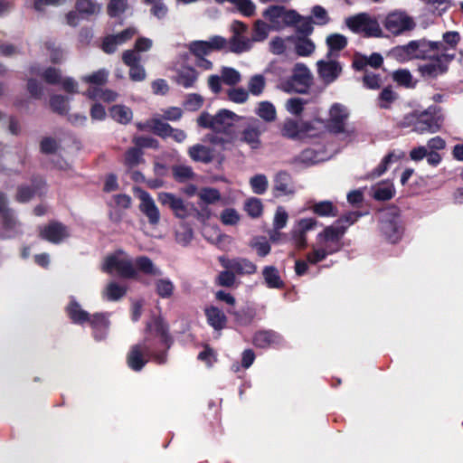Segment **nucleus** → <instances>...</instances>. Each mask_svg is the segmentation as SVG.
Here are the masks:
<instances>
[{
    "mask_svg": "<svg viewBox=\"0 0 463 463\" xmlns=\"http://www.w3.org/2000/svg\"><path fill=\"white\" fill-rule=\"evenodd\" d=\"M140 211L146 216L148 222L152 225H156L160 220V213L155 201L146 192L141 191L139 194Z\"/></svg>",
    "mask_w": 463,
    "mask_h": 463,
    "instance_id": "obj_17",
    "label": "nucleus"
},
{
    "mask_svg": "<svg viewBox=\"0 0 463 463\" xmlns=\"http://www.w3.org/2000/svg\"><path fill=\"white\" fill-rule=\"evenodd\" d=\"M414 118H416V122H415V125L413 126L411 131H417V132H420V133L428 132V133L433 134V133L438 132L440 129L441 125H442V123L438 121L437 118H430V117L421 118L420 113L417 116H415L414 114L411 113L410 115L407 114V127H409L408 121L409 120L413 121Z\"/></svg>",
    "mask_w": 463,
    "mask_h": 463,
    "instance_id": "obj_16",
    "label": "nucleus"
},
{
    "mask_svg": "<svg viewBox=\"0 0 463 463\" xmlns=\"http://www.w3.org/2000/svg\"><path fill=\"white\" fill-rule=\"evenodd\" d=\"M428 61H430L418 67L422 78L434 80L448 72L446 65L441 64L436 55H432Z\"/></svg>",
    "mask_w": 463,
    "mask_h": 463,
    "instance_id": "obj_18",
    "label": "nucleus"
},
{
    "mask_svg": "<svg viewBox=\"0 0 463 463\" xmlns=\"http://www.w3.org/2000/svg\"><path fill=\"white\" fill-rule=\"evenodd\" d=\"M124 63L129 67V77L134 81H141L146 78L145 69L139 64L141 57L134 51H126L122 55Z\"/></svg>",
    "mask_w": 463,
    "mask_h": 463,
    "instance_id": "obj_15",
    "label": "nucleus"
},
{
    "mask_svg": "<svg viewBox=\"0 0 463 463\" xmlns=\"http://www.w3.org/2000/svg\"><path fill=\"white\" fill-rule=\"evenodd\" d=\"M156 293L162 298L173 297L175 289L174 282L169 278H160L154 281Z\"/></svg>",
    "mask_w": 463,
    "mask_h": 463,
    "instance_id": "obj_33",
    "label": "nucleus"
},
{
    "mask_svg": "<svg viewBox=\"0 0 463 463\" xmlns=\"http://www.w3.org/2000/svg\"><path fill=\"white\" fill-rule=\"evenodd\" d=\"M128 8V0H109L107 11L109 16L117 17L125 13Z\"/></svg>",
    "mask_w": 463,
    "mask_h": 463,
    "instance_id": "obj_54",
    "label": "nucleus"
},
{
    "mask_svg": "<svg viewBox=\"0 0 463 463\" xmlns=\"http://www.w3.org/2000/svg\"><path fill=\"white\" fill-rule=\"evenodd\" d=\"M266 87V79L261 74H256L250 78L248 82V91L253 96H260Z\"/></svg>",
    "mask_w": 463,
    "mask_h": 463,
    "instance_id": "obj_46",
    "label": "nucleus"
},
{
    "mask_svg": "<svg viewBox=\"0 0 463 463\" xmlns=\"http://www.w3.org/2000/svg\"><path fill=\"white\" fill-rule=\"evenodd\" d=\"M67 313L70 318L78 324H83L90 320V315L88 312L83 310L79 303L71 300L70 305L67 307Z\"/></svg>",
    "mask_w": 463,
    "mask_h": 463,
    "instance_id": "obj_39",
    "label": "nucleus"
},
{
    "mask_svg": "<svg viewBox=\"0 0 463 463\" xmlns=\"http://www.w3.org/2000/svg\"><path fill=\"white\" fill-rule=\"evenodd\" d=\"M312 83L310 71L302 63H297L293 69L292 76L281 81L280 88L287 92L305 93Z\"/></svg>",
    "mask_w": 463,
    "mask_h": 463,
    "instance_id": "obj_7",
    "label": "nucleus"
},
{
    "mask_svg": "<svg viewBox=\"0 0 463 463\" xmlns=\"http://www.w3.org/2000/svg\"><path fill=\"white\" fill-rule=\"evenodd\" d=\"M263 16L271 24L274 31H280L288 26H293L298 14L294 10L280 5H272L263 12Z\"/></svg>",
    "mask_w": 463,
    "mask_h": 463,
    "instance_id": "obj_8",
    "label": "nucleus"
},
{
    "mask_svg": "<svg viewBox=\"0 0 463 463\" xmlns=\"http://www.w3.org/2000/svg\"><path fill=\"white\" fill-rule=\"evenodd\" d=\"M270 30H272L271 24H268L262 20H257L254 24L251 41L262 42L266 40L269 36Z\"/></svg>",
    "mask_w": 463,
    "mask_h": 463,
    "instance_id": "obj_44",
    "label": "nucleus"
},
{
    "mask_svg": "<svg viewBox=\"0 0 463 463\" xmlns=\"http://www.w3.org/2000/svg\"><path fill=\"white\" fill-rule=\"evenodd\" d=\"M442 40L449 49L456 50L461 37L458 31H446L442 34Z\"/></svg>",
    "mask_w": 463,
    "mask_h": 463,
    "instance_id": "obj_63",
    "label": "nucleus"
},
{
    "mask_svg": "<svg viewBox=\"0 0 463 463\" xmlns=\"http://www.w3.org/2000/svg\"><path fill=\"white\" fill-rule=\"evenodd\" d=\"M254 112L264 124L274 122L277 119V110L275 106L267 100L259 102Z\"/></svg>",
    "mask_w": 463,
    "mask_h": 463,
    "instance_id": "obj_28",
    "label": "nucleus"
},
{
    "mask_svg": "<svg viewBox=\"0 0 463 463\" xmlns=\"http://www.w3.org/2000/svg\"><path fill=\"white\" fill-rule=\"evenodd\" d=\"M317 71L320 78L326 84L334 82L342 71V66L327 55V60L317 61Z\"/></svg>",
    "mask_w": 463,
    "mask_h": 463,
    "instance_id": "obj_14",
    "label": "nucleus"
},
{
    "mask_svg": "<svg viewBox=\"0 0 463 463\" xmlns=\"http://www.w3.org/2000/svg\"><path fill=\"white\" fill-rule=\"evenodd\" d=\"M373 197L377 200H389L392 197L394 194V189L392 184L389 182H383L375 184L373 187Z\"/></svg>",
    "mask_w": 463,
    "mask_h": 463,
    "instance_id": "obj_41",
    "label": "nucleus"
},
{
    "mask_svg": "<svg viewBox=\"0 0 463 463\" xmlns=\"http://www.w3.org/2000/svg\"><path fill=\"white\" fill-rule=\"evenodd\" d=\"M207 321L214 329L220 330L225 326L226 317L218 307H210L205 309Z\"/></svg>",
    "mask_w": 463,
    "mask_h": 463,
    "instance_id": "obj_34",
    "label": "nucleus"
},
{
    "mask_svg": "<svg viewBox=\"0 0 463 463\" xmlns=\"http://www.w3.org/2000/svg\"><path fill=\"white\" fill-rule=\"evenodd\" d=\"M77 10L85 14H96L100 12L101 5L93 0H77Z\"/></svg>",
    "mask_w": 463,
    "mask_h": 463,
    "instance_id": "obj_51",
    "label": "nucleus"
},
{
    "mask_svg": "<svg viewBox=\"0 0 463 463\" xmlns=\"http://www.w3.org/2000/svg\"><path fill=\"white\" fill-rule=\"evenodd\" d=\"M133 263L137 270V275L138 272L150 276L162 275L161 269L156 267L149 258L146 256L137 258Z\"/></svg>",
    "mask_w": 463,
    "mask_h": 463,
    "instance_id": "obj_30",
    "label": "nucleus"
},
{
    "mask_svg": "<svg viewBox=\"0 0 463 463\" xmlns=\"http://www.w3.org/2000/svg\"><path fill=\"white\" fill-rule=\"evenodd\" d=\"M317 225V221L316 219L303 218L294 224L293 229L306 235L307 232L314 230Z\"/></svg>",
    "mask_w": 463,
    "mask_h": 463,
    "instance_id": "obj_60",
    "label": "nucleus"
},
{
    "mask_svg": "<svg viewBox=\"0 0 463 463\" xmlns=\"http://www.w3.org/2000/svg\"><path fill=\"white\" fill-rule=\"evenodd\" d=\"M435 53H431L429 42L426 38L411 40L406 45L407 61L410 60H428Z\"/></svg>",
    "mask_w": 463,
    "mask_h": 463,
    "instance_id": "obj_12",
    "label": "nucleus"
},
{
    "mask_svg": "<svg viewBox=\"0 0 463 463\" xmlns=\"http://www.w3.org/2000/svg\"><path fill=\"white\" fill-rule=\"evenodd\" d=\"M280 133L282 137L293 139H303V121L287 118L281 125Z\"/></svg>",
    "mask_w": 463,
    "mask_h": 463,
    "instance_id": "obj_23",
    "label": "nucleus"
},
{
    "mask_svg": "<svg viewBox=\"0 0 463 463\" xmlns=\"http://www.w3.org/2000/svg\"><path fill=\"white\" fill-rule=\"evenodd\" d=\"M327 129L326 124L322 119L303 121V139L319 137Z\"/></svg>",
    "mask_w": 463,
    "mask_h": 463,
    "instance_id": "obj_27",
    "label": "nucleus"
},
{
    "mask_svg": "<svg viewBox=\"0 0 463 463\" xmlns=\"http://www.w3.org/2000/svg\"><path fill=\"white\" fill-rule=\"evenodd\" d=\"M325 160L321 152L313 148L303 150L298 156L291 160V164L297 168L307 167Z\"/></svg>",
    "mask_w": 463,
    "mask_h": 463,
    "instance_id": "obj_20",
    "label": "nucleus"
},
{
    "mask_svg": "<svg viewBox=\"0 0 463 463\" xmlns=\"http://www.w3.org/2000/svg\"><path fill=\"white\" fill-rule=\"evenodd\" d=\"M219 261L224 269L238 275H252L257 271V266L246 258L228 259L222 256L219 257Z\"/></svg>",
    "mask_w": 463,
    "mask_h": 463,
    "instance_id": "obj_11",
    "label": "nucleus"
},
{
    "mask_svg": "<svg viewBox=\"0 0 463 463\" xmlns=\"http://www.w3.org/2000/svg\"><path fill=\"white\" fill-rule=\"evenodd\" d=\"M88 322L93 328L95 339L101 340L105 338L109 328V320L105 314L97 313L93 316H90Z\"/></svg>",
    "mask_w": 463,
    "mask_h": 463,
    "instance_id": "obj_26",
    "label": "nucleus"
},
{
    "mask_svg": "<svg viewBox=\"0 0 463 463\" xmlns=\"http://www.w3.org/2000/svg\"><path fill=\"white\" fill-rule=\"evenodd\" d=\"M314 43L307 37H298L295 42L296 52L299 56H309L315 51Z\"/></svg>",
    "mask_w": 463,
    "mask_h": 463,
    "instance_id": "obj_48",
    "label": "nucleus"
},
{
    "mask_svg": "<svg viewBox=\"0 0 463 463\" xmlns=\"http://www.w3.org/2000/svg\"><path fill=\"white\" fill-rule=\"evenodd\" d=\"M267 131L266 125L259 118L250 117L246 119L239 134V141L248 145L251 149H259L262 146L261 136Z\"/></svg>",
    "mask_w": 463,
    "mask_h": 463,
    "instance_id": "obj_6",
    "label": "nucleus"
},
{
    "mask_svg": "<svg viewBox=\"0 0 463 463\" xmlns=\"http://www.w3.org/2000/svg\"><path fill=\"white\" fill-rule=\"evenodd\" d=\"M346 232V226H327L317 234V242L312 251L307 255V262L315 265L324 260L328 255L341 249V240Z\"/></svg>",
    "mask_w": 463,
    "mask_h": 463,
    "instance_id": "obj_1",
    "label": "nucleus"
},
{
    "mask_svg": "<svg viewBox=\"0 0 463 463\" xmlns=\"http://www.w3.org/2000/svg\"><path fill=\"white\" fill-rule=\"evenodd\" d=\"M174 178L180 183L191 180L194 174L192 167L185 165H176L172 167Z\"/></svg>",
    "mask_w": 463,
    "mask_h": 463,
    "instance_id": "obj_50",
    "label": "nucleus"
},
{
    "mask_svg": "<svg viewBox=\"0 0 463 463\" xmlns=\"http://www.w3.org/2000/svg\"><path fill=\"white\" fill-rule=\"evenodd\" d=\"M104 272L109 274H118L124 279L137 278V270L131 258L123 250L108 255L101 267Z\"/></svg>",
    "mask_w": 463,
    "mask_h": 463,
    "instance_id": "obj_4",
    "label": "nucleus"
},
{
    "mask_svg": "<svg viewBox=\"0 0 463 463\" xmlns=\"http://www.w3.org/2000/svg\"><path fill=\"white\" fill-rule=\"evenodd\" d=\"M326 43L329 48L328 56L332 57L334 52H339L346 46L347 40L344 35L335 33L326 38Z\"/></svg>",
    "mask_w": 463,
    "mask_h": 463,
    "instance_id": "obj_47",
    "label": "nucleus"
},
{
    "mask_svg": "<svg viewBox=\"0 0 463 463\" xmlns=\"http://www.w3.org/2000/svg\"><path fill=\"white\" fill-rule=\"evenodd\" d=\"M188 154L194 161L210 163L213 158V151L203 145L197 144L189 148Z\"/></svg>",
    "mask_w": 463,
    "mask_h": 463,
    "instance_id": "obj_36",
    "label": "nucleus"
},
{
    "mask_svg": "<svg viewBox=\"0 0 463 463\" xmlns=\"http://www.w3.org/2000/svg\"><path fill=\"white\" fill-rule=\"evenodd\" d=\"M310 210L321 217H335L338 214L337 207L331 201L313 202Z\"/></svg>",
    "mask_w": 463,
    "mask_h": 463,
    "instance_id": "obj_31",
    "label": "nucleus"
},
{
    "mask_svg": "<svg viewBox=\"0 0 463 463\" xmlns=\"http://www.w3.org/2000/svg\"><path fill=\"white\" fill-rule=\"evenodd\" d=\"M251 190L256 194H263L269 186V181L265 175L259 174L250 179Z\"/></svg>",
    "mask_w": 463,
    "mask_h": 463,
    "instance_id": "obj_52",
    "label": "nucleus"
},
{
    "mask_svg": "<svg viewBox=\"0 0 463 463\" xmlns=\"http://www.w3.org/2000/svg\"><path fill=\"white\" fill-rule=\"evenodd\" d=\"M137 33V31L135 27H129L117 34L109 35L103 41L102 50L106 53H113L115 52V46H109L112 41H116L119 46L132 39Z\"/></svg>",
    "mask_w": 463,
    "mask_h": 463,
    "instance_id": "obj_21",
    "label": "nucleus"
},
{
    "mask_svg": "<svg viewBox=\"0 0 463 463\" xmlns=\"http://www.w3.org/2000/svg\"><path fill=\"white\" fill-rule=\"evenodd\" d=\"M147 126L150 130L162 137H168L169 133H171V126L163 122L158 117L147 120Z\"/></svg>",
    "mask_w": 463,
    "mask_h": 463,
    "instance_id": "obj_43",
    "label": "nucleus"
},
{
    "mask_svg": "<svg viewBox=\"0 0 463 463\" xmlns=\"http://www.w3.org/2000/svg\"><path fill=\"white\" fill-rule=\"evenodd\" d=\"M127 292V288L117 282H109L102 290V298L108 301H118Z\"/></svg>",
    "mask_w": 463,
    "mask_h": 463,
    "instance_id": "obj_35",
    "label": "nucleus"
},
{
    "mask_svg": "<svg viewBox=\"0 0 463 463\" xmlns=\"http://www.w3.org/2000/svg\"><path fill=\"white\" fill-rule=\"evenodd\" d=\"M202 202L214 203L221 199L220 192L215 188H203L197 193Z\"/></svg>",
    "mask_w": 463,
    "mask_h": 463,
    "instance_id": "obj_56",
    "label": "nucleus"
},
{
    "mask_svg": "<svg viewBox=\"0 0 463 463\" xmlns=\"http://www.w3.org/2000/svg\"><path fill=\"white\" fill-rule=\"evenodd\" d=\"M384 27L394 35L402 33L405 30V13L393 11L388 14L384 20Z\"/></svg>",
    "mask_w": 463,
    "mask_h": 463,
    "instance_id": "obj_22",
    "label": "nucleus"
},
{
    "mask_svg": "<svg viewBox=\"0 0 463 463\" xmlns=\"http://www.w3.org/2000/svg\"><path fill=\"white\" fill-rule=\"evenodd\" d=\"M40 236L52 243L58 244L70 236V231L62 223L54 222L41 228Z\"/></svg>",
    "mask_w": 463,
    "mask_h": 463,
    "instance_id": "obj_13",
    "label": "nucleus"
},
{
    "mask_svg": "<svg viewBox=\"0 0 463 463\" xmlns=\"http://www.w3.org/2000/svg\"><path fill=\"white\" fill-rule=\"evenodd\" d=\"M262 209L261 201L258 198H250L245 203V211L253 218L260 216Z\"/></svg>",
    "mask_w": 463,
    "mask_h": 463,
    "instance_id": "obj_59",
    "label": "nucleus"
},
{
    "mask_svg": "<svg viewBox=\"0 0 463 463\" xmlns=\"http://www.w3.org/2000/svg\"><path fill=\"white\" fill-rule=\"evenodd\" d=\"M348 118V109L343 104L334 103L329 109L326 127L334 133H343L345 131Z\"/></svg>",
    "mask_w": 463,
    "mask_h": 463,
    "instance_id": "obj_9",
    "label": "nucleus"
},
{
    "mask_svg": "<svg viewBox=\"0 0 463 463\" xmlns=\"http://www.w3.org/2000/svg\"><path fill=\"white\" fill-rule=\"evenodd\" d=\"M150 357H153L157 364H164L166 361L165 353L156 354L146 337L144 342L131 347L127 356V363L132 370L140 371Z\"/></svg>",
    "mask_w": 463,
    "mask_h": 463,
    "instance_id": "obj_2",
    "label": "nucleus"
},
{
    "mask_svg": "<svg viewBox=\"0 0 463 463\" xmlns=\"http://www.w3.org/2000/svg\"><path fill=\"white\" fill-rule=\"evenodd\" d=\"M274 190L278 192L279 195H288L294 193L291 177L287 172L281 171L276 175L274 179Z\"/></svg>",
    "mask_w": 463,
    "mask_h": 463,
    "instance_id": "obj_29",
    "label": "nucleus"
},
{
    "mask_svg": "<svg viewBox=\"0 0 463 463\" xmlns=\"http://www.w3.org/2000/svg\"><path fill=\"white\" fill-rule=\"evenodd\" d=\"M262 276L268 288H281L283 281L274 266H266L262 270Z\"/></svg>",
    "mask_w": 463,
    "mask_h": 463,
    "instance_id": "obj_37",
    "label": "nucleus"
},
{
    "mask_svg": "<svg viewBox=\"0 0 463 463\" xmlns=\"http://www.w3.org/2000/svg\"><path fill=\"white\" fill-rule=\"evenodd\" d=\"M0 216L4 219L5 227L8 232L7 236H14L19 232V224L15 221L13 213L6 209V200L3 194H0Z\"/></svg>",
    "mask_w": 463,
    "mask_h": 463,
    "instance_id": "obj_25",
    "label": "nucleus"
},
{
    "mask_svg": "<svg viewBox=\"0 0 463 463\" xmlns=\"http://www.w3.org/2000/svg\"><path fill=\"white\" fill-rule=\"evenodd\" d=\"M345 25L355 33H363L366 37H380L383 34L378 21L367 13L346 17Z\"/></svg>",
    "mask_w": 463,
    "mask_h": 463,
    "instance_id": "obj_5",
    "label": "nucleus"
},
{
    "mask_svg": "<svg viewBox=\"0 0 463 463\" xmlns=\"http://www.w3.org/2000/svg\"><path fill=\"white\" fill-rule=\"evenodd\" d=\"M86 96L91 99H100L106 102H111L116 100L118 94L111 90L90 87L86 91Z\"/></svg>",
    "mask_w": 463,
    "mask_h": 463,
    "instance_id": "obj_40",
    "label": "nucleus"
},
{
    "mask_svg": "<svg viewBox=\"0 0 463 463\" xmlns=\"http://www.w3.org/2000/svg\"><path fill=\"white\" fill-rule=\"evenodd\" d=\"M51 107L54 111L64 114L68 111L69 100L63 96L54 95L51 98Z\"/></svg>",
    "mask_w": 463,
    "mask_h": 463,
    "instance_id": "obj_61",
    "label": "nucleus"
},
{
    "mask_svg": "<svg viewBox=\"0 0 463 463\" xmlns=\"http://www.w3.org/2000/svg\"><path fill=\"white\" fill-rule=\"evenodd\" d=\"M306 101L300 98H291L287 100L285 108L292 115L298 116L304 110Z\"/></svg>",
    "mask_w": 463,
    "mask_h": 463,
    "instance_id": "obj_57",
    "label": "nucleus"
},
{
    "mask_svg": "<svg viewBox=\"0 0 463 463\" xmlns=\"http://www.w3.org/2000/svg\"><path fill=\"white\" fill-rule=\"evenodd\" d=\"M198 79V73L193 67H183L176 71L175 82L185 88H194Z\"/></svg>",
    "mask_w": 463,
    "mask_h": 463,
    "instance_id": "obj_24",
    "label": "nucleus"
},
{
    "mask_svg": "<svg viewBox=\"0 0 463 463\" xmlns=\"http://www.w3.org/2000/svg\"><path fill=\"white\" fill-rule=\"evenodd\" d=\"M229 100L237 103L243 104L245 103L250 97V93L248 90L243 88H233L228 90L227 92Z\"/></svg>",
    "mask_w": 463,
    "mask_h": 463,
    "instance_id": "obj_55",
    "label": "nucleus"
},
{
    "mask_svg": "<svg viewBox=\"0 0 463 463\" xmlns=\"http://www.w3.org/2000/svg\"><path fill=\"white\" fill-rule=\"evenodd\" d=\"M167 326L160 317H153L146 325V332L159 338L160 343L165 348H169L171 339L167 334Z\"/></svg>",
    "mask_w": 463,
    "mask_h": 463,
    "instance_id": "obj_19",
    "label": "nucleus"
},
{
    "mask_svg": "<svg viewBox=\"0 0 463 463\" xmlns=\"http://www.w3.org/2000/svg\"><path fill=\"white\" fill-rule=\"evenodd\" d=\"M218 4L230 2L245 16H252L255 14L256 6L251 0H214Z\"/></svg>",
    "mask_w": 463,
    "mask_h": 463,
    "instance_id": "obj_45",
    "label": "nucleus"
},
{
    "mask_svg": "<svg viewBox=\"0 0 463 463\" xmlns=\"http://www.w3.org/2000/svg\"><path fill=\"white\" fill-rule=\"evenodd\" d=\"M110 116L121 124L128 123L132 118V111L123 105H115L110 109Z\"/></svg>",
    "mask_w": 463,
    "mask_h": 463,
    "instance_id": "obj_42",
    "label": "nucleus"
},
{
    "mask_svg": "<svg viewBox=\"0 0 463 463\" xmlns=\"http://www.w3.org/2000/svg\"><path fill=\"white\" fill-rule=\"evenodd\" d=\"M280 342V336L272 331H262L255 335L253 343L256 346L266 348Z\"/></svg>",
    "mask_w": 463,
    "mask_h": 463,
    "instance_id": "obj_32",
    "label": "nucleus"
},
{
    "mask_svg": "<svg viewBox=\"0 0 463 463\" xmlns=\"http://www.w3.org/2000/svg\"><path fill=\"white\" fill-rule=\"evenodd\" d=\"M251 42L252 41L249 38L241 35H233L230 41L227 42L226 46H228V50L232 52L241 53L251 48Z\"/></svg>",
    "mask_w": 463,
    "mask_h": 463,
    "instance_id": "obj_38",
    "label": "nucleus"
},
{
    "mask_svg": "<svg viewBox=\"0 0 463 463\" xmlns=\"http://www.w3.org/2000/svg\"><path fill=\"white\" fill-rule=\"evenodd\" d=\"M109 77V71L100 69L90 75H85L81 80L91 85H102L107 82Z\"/></svg>",
    "mask_w": 463,
    "mask_h": 463,
    "instance_id": "obj_53",
    "label": "nucleus"
},
{
    "mask_svg": "<svg viewBox=\"0 0 463 463\" xmlns=\"http://www.w3.org/2000/svg\"><path fill=\"white\" fill-rule=\"evenodd\" d=\"M236 282L235 273L232 270L226 269L220 272L216 278V283L222 287H233Z\"/></svg>",
    "mask_w": 463,
    "mask_h": 463,
    "instance_id": "obj_58",
    "label": "nucleus"
},
{
    "mask_svg": "<svg viewBox=\"0 0 463 463\" xmlns=\"http://www.w3.org/2000/svg\"><path fill=\"white\" fill-rule=\"evenodd\" d=\"M227 41L222 36H213L208 41H194L189 44V50L197 58L204 57L213 51L222 50L226 47Z\"/></svg>",
    "mask_w": 463,
    "mask_h": 463,
    "instance_id": "obj_10",
    "label": "nucleus"
},
{
    "mask_svg": "<svg viewBox=\"0 0 463 463\" xmlns=\"http://www.w3.org/2000/svg\"><path fill=\"white\" fill-rule=\"evenodd\" d=\"M221 77L226 85L234 86L241 82V75L240 71L232 67H222Z\"/></svg>",
    "mask_w": 463,
    "mask_h": 463,
    "instance_id": "obj_49",
    "label": "nucleus"
},
{
    "mask_svg": "<svg viewBox=\"0 0 463 463\" xmlns=\"http://www.w3.org/2000/svg\"><path fill=\"white\" fill-rule=\"evenodd\" d=\"M250 246L257 251V254L260 257H265L270 251V245L264 238L253 239Z\"/></svg>",
    "mask_w": 463,
    "mask_h": 463,
    "instance_id": "obj_62",
    "label": "nucleus"
},
{
    "mask_svg": "<svg viewBox=\"0 0 463 463\" xmlns=\"http://www.w3.org/2000/svg\"><path fill=\"white\" fill-rule=\"evenodd\" d=\"M220 219L225 225H235L240 221V214L235 209L227 208L222 212Z\"/></svg>",
    "mask_w": 463,
    "mask_h": 463,
    "instance_id": "obj_64",
    "label": "nucleus"
},
{
    "mask_svg": "<svg viewBox=\"0 0 463 463\" xmlns=\"http://www.w3.org/2000/svg\"><path fill=\"white\" fill-rule=\"evenodd\" d=\"M241 118V117L228 109H221L214 116L204 111L198 117L197 124L217 133H228L234 123Z\"/></svg>",
    "mask_w": 463,
    "mask_h": 463,
    "instance_id": "obj_3",
    "label": "nucleus"
}]
</instances>
